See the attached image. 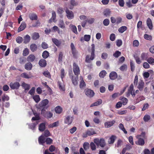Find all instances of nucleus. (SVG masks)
Masks as SVG:
<instances>
[{
	"instance_id": "obj_39",
	"label": "nucleus",
	"mask_w": 154,
	"mask_h": 154,
	"mask_svg": "<svg viewBox=\"0 0 154 154\" xmlns=\"http://www.w3.org/2000/svg\"><path fill=\"white\" fill-rule=\"evenodd\" d=\"M55 111L57 113L60 114L62 111V109L60 106H58L55 108Z\"/></svg>"
},
{
	"instance_id": "obj_19",
	"label": "nucleus",
	"mask_w": 154,
	"mask_h": 154,
	"mask_svg": "<svg viewBox=\"0 0 154 154\" xmlns=\"http://www.w3.org/2000/svg\"><path fill=\"white\" fill-rule=\"evenodd\" d=\"M20 76L23 78L27 79H30L33 77V76L31 75H29L25 72L21 74L20 75Z\"/></svg>"
},
{
	"instance_id": "obj_9",
	"label": "nucleus",
	"mask_w": 154,
	"mask_h": 154,
	"mask_svg": "<svg viewBox=\"0 0 154 154\" xmlns=\"http://www.w3.org/2000/svg\"><path fill=\"white\" fill-rule=\"evenodd\" d=\"M49 101L47 99H45L41 101L39 103L40 107H45L48 103Z\"/></svg>"
},
{
	"instance_id": "obj_51",
	"label": "nucleus",
	"mask_w": 154,
	"mask_h": 154,
	"mask_svg": "<svg viewBox=\"0 0 154 154\" xmlns=\"http://www.w3.org/2000/svg\"><path fill=\"white\" fill-rule=\"evenodd\" d=\"M150 117L148 115H146L143 117V119L145 122H148L150 119Z\"/></svg>"
},
{
	"instance_id": "obj_20",
	"label": "nucleus",
	"mask_w": 154,
	"mask_h": 154,
	"mask_svg": "<svg viewBox=\"0 0 154 154\" xmlns=\"http://www.w3.org/2000/svg\"><path fill=\"white\" fill-rule=\"evenodd\" d=\"M102 103V101L101 100L99 99L97 101L91 104L90 106V107H91L94 106H98L101 104Z\"/></svg>"
},
{
	"instance_id": "obj_38",
	"label": "nucleus",
	"mask_w": 154,
	"mask_h": 154,
	"mask_svg": "<svg viewBox=\"0 0 154 154\" xmlns=\"http://www.w3.org/2000/svg\"><path fill=\"white\" fill-rule=\"evenodd\" d=\"M42 56L44 59H46L49 56V52L46 51H44L42 53Z\"/></svg>"
},
{
	"instance_id": "obj_32",
	"label": "nucleus",
	"mask_w": 154,
	"mask_h": 154,
	"mask_svg": "<svg viewBox=\"0 0 154 154\" xmlns=\"http://www.w3.org/2000/svg\"><path fill=\"white\" fill-rule=\"evenodd\" d=\"M45 124L44 123H42L41 124L39 127V130L41 131H43L45 129Z\"/></svg>"
},
{
	"instance_id": "obj_7",
	"label": "nucleus",
	"mask_w": 154,
	"mask_h": 154,
	"mask_svg": "<svg viewBox=\"0 0 154 154\" xmlns=\"http://www.w3.org/2000/svg\"><path fill=\"white\" fill-rule=\"evenodd\" d=\"M115 121L113 120L111 121L106 122L104 123V126L106 128H109L112 126L115 123Z\"/></svg>"
},
{
	"instance_id": "obj_26",
	"label": "nucleus",
	"mask_w": 154,
	"mask_h": 154,
	"mask_svg": "<svg viewBox=\"0 0 154 154\" xmlns=\"http://www.w3.org/2000/svg\"><path fill=\"white\" fill-rule=\"evenodd\" d=\"M58 26L61 28L64 29L65 27V25L63 20H60L59 21Z\"/></svg>"
},
{
	"instance_id": "obj_18",
	"label": "nucleus",
	"mask_w": 154,
	"mask_h": 154,
	"mask_svg": "<svg viewBox=\"0 0 154 154\" xmlns=\"http://www.w3.org/2000/svg\"><path fill=\"white\" fill-rule=\"evenodd\" d=\"M63 57V53L62 51L59 52L58 55V61L59 63H61Z\"/></svg>"
},
{
	"instance_id": "obj_4",
	"label": "nucleus",
	"mask_w": 154,
	"mask_h": 154,
	"mask_svg": "<svg viewBox=\"0 0 154 154\" xmlns=\"http://www.w3.org/2000/svg\"><path fill=\"white\" fill-rule=\"evenodd\" d=\"M136 138L138 139V140L136 141L135 143L138 145L143 146L144 144V141L143 138L140 137V136H137Z\"/></svg>"
},
{
	"instance_id": "obj_33",
	"label": "nucleus",
	"mask_w": 154,
	"mask_h": 154,
	"mask_svg": "<svg viewBox=\"0 0 154 154\" xmlns=\"http://www.w3.org/2000/svg\"><path fill=\"white\" fill-rule=\"evenodd\" d=\"M53 114L50 112H46L45 115V117L47 118H50L52 117Z\"/></svg>"
},
{
	"instance_id": "obj_11",
	"label": "nucleus",
	"mask_w": 154,
	"mask_h": 154,
	"mask_svg": "<svg viewBox=\"0 0 154 154\" xmlns=\"http://www.w3.org/2000/svg\"><path fill=\"white\" fill-rule=\"evenodd\" d=\"M146 24L147 26L148 27L149 29L151 30L152 29V24L151 19L149 18H148L146 20Z\"/></svg>"
},
{
	"instance_id": "obj_44",
	"label": "nucleus",
	"mask_w": 154,
	"mask_h": 154,
	"mask_svg": "<svg viewBox=\"0 0 154 154\" xmlns=\"http://www.w3.org/2000/svg\"><path fill=\"white\" fill-rule=\"evenodd\" d=\"M38 123V121H36L35 123H32L30 125H29V128L32 130H34Z\"/></svg>"
},
{
	"instance_id": "obj_22",
	"label": "nucleus",
	"mask_w": 154,
	"mask_h": 154,
	"mask_svg": "<svg viewBox=\"0 0 154 154\" xmlns=\"http://www.w3.org/2000/svg\"><path fill=\"white\" fill-rule=\"evenodd\" d=\"M32 111L33 112L34 115L35 116V117H33L32 118V120L33 121L39 120L40 119L39 114H37L36 112H34L33 111Z\"/></svg>"
},
{
	"instance_id": "obj_50",
	"label": "nucleus",
	"mask_w": 154,
	"mask_h": 154,
	"mask_svg": "<svg viewBox=\"0 0 154 154\" xmlns=\"http://www.w3.org/2000/svg\"><path fill=\"white\" fill-rule=\"evenodd\" d=\"M17 42L20 44L22 43L23 41V38L20 36H18L16 38V39Z\"/></svg>"
},
{
	"instance_id": "obj_27",
	"label": "nucleus",
	"mask_w": 154,
	"mask_h": 154,
	"mask_svg": "<svg viewBox=\"0 0 154 154\" xmlns=\"http://www.w3.org/2000/svg\"><path fill=\"white\" fill-rule=\"evenodd\" d=\"M52 41L57 46H59L61 44L60 42L56 38H52Z\"/></svg>"
},
{
	"instance_id": "obj_60",
	"label": "nucleus",
	"mask_w": 154,
	"mask_h": 154,
	"mask_svg": "<svg viewBox=\"0 0 154 154\" xmlns=\"http://www.w3.org/2000/svg\"><path fill=\"white\" fill-rule=\"evenodd\" d=\"M139 45V42L137 40H135L133 42V46L134 47H137Z\"/></svg>"
},
{
	"instance_id": "obj_49",
	"label": "nucleus",
	"mask_w": 154,
	"mask_h": 154,
	"mask_svg": "<svg viewBox=\"0 0 154 154\" xmlns=\"http://www.w3.org/2000/svg\"><path fill=\"white\" fill-rule=\"evenodd\" d=\"M119 127L120 129H121L122 131H123L124 133H125V134H127V132L125 130V128L123 124H120L119 125Z\"/></svg>"
},
{
	"instance_id": "obj_34",
	"label": "nucleus",
	"mask_w": 154,
	"mask_h": 154,
	"mask_svg": "<svg viewBox=\"0 0 154 154\" xmlns=\"http://www.w3.org/2000/svg\"><path fill=\"white\" fill-rule=\"evenodd\" d=\"M103 14L104 16L106 17L109 16L111 14V11L109 9H106L103 11Z\"/></svg>"
},
{
	"instance_id": "obj_15",
	"label": "nucleus",
	"mask_w": 154,
	"mask_h": 154,
	"mask_svg": "<svg viewBox=\"0 0 154 154\" xmlns=\"http://www.w3.org/2000/svg\"><path fill=\"white\" fill-rule=\"evenodd\" d=\"M26 25L25 23L22 22L18 29V32L23 30L26 27Z\"/></svg>"
},
{
	"instance_id": "obj_23",
	"label": "nucleus",
	"mask_w": 154,
	"mask_h": 154,
	"mask_svg": "<svg viewBox=\"0 0 154 154\" xmlns=\"http://www.w3.org/2000/svg\"><path fill=\"white\" fill-rule=\"evenodd\" d=\"M30 40V37L28 35H26L24 37L23 42L24 43H28Z\"/></svg>"
},
{
	"instance_id": "obj_3",
	"label": "nucleus",
	"mask_w": 154,
	"mask_h": 154,
	"mask_svg": "<svg viewBox=\"0 0 154 154\" xmlns=\"http://www.w3.org/2000/svg\"><path fill=\"white\" fill-rule=\"evenodd\" d=\"M73 70L75 75L78 76L79 74L80 70L79 68L78 65L74 63L73 64Z\"/></svg>"
},
{
	"instance_id": "obj_47",
	"label": "nucleus",
	"mask_w": 154,
	"mask_h": 154,
	"mask_svg": "<svg viewBox=\"0 0 154 154\" xmlns=\"http://www.w3.org/2000/svg\"><path fill=\"white\" fill-rule=\"evenodd\" d=\"M106 74V72L103 70L101 71L99 74V76L100 78H103Z\"/></svg>"
},
{
	"instance_id": "obj_8",
	"label": "nucleus",
	"mask_w": 154,
	"mask_h": 154,
	"mask_svg": "<svg viewBox=\"0 0 154 154\" xmlns=\"http://www.w3.org/2000/svg\"><path fill=\"white\" fill-rule=\"evenodd\" d=\"M73 119V118L71 116H69L66 117L65 119V123L68 125L71 124Z\"/></svg>"
},
{
	"instance_id": "obj_24",
	"label": "nucleus",
	"mask_w": 154,
	"mask_h": 154,
	"mask_svg": "<svg viewBox=\"0 0 154 154\" xmlns=\"http://www.w3.org/2000/svg\"><path fill=\"white\" fill-rule=\"evenodd\" d=\"M35 59V57L33 54L30 55L27 58V60L29 62H33Z\"/></svg>"
},
{
	"instance_id": "obj_52",
	"label": "nucleus",
	"mask_w": 154,
	"mask_h": 154,
	"mask_svg": "<svg viewBox=\"0 0 154 154\" xmlns=\"http://www.w3.org/2000/svg\"><path fill=\"white\" fill-rule=\"evenodd\" d=\"M121 100L122 101V104L124 105H125L128 102V99L124 97L122 98L121 99Z\"/></svg>"
},
{
	"instance_id": "obj_37",
	"label": "nucleus",
	"mask_w": 154,
	"mask_h": 154,
	"mask_svg": "<svg viewBox=\"0 0 154 154\" xmlns=\"http://www.w3.org/2000/svg\"><path fill=\"white\" fill-rule=\"evenodd\" d=\"M127 29V27L125 26H123L121 27L118 29L119 32L122 33L126 31Z\"/></svg>"
},
{
	"instance_id": "obj_35",
	"label": "nucleus",
	"mask_w": 154,
	"mask_h": 154,
	"mask_svg": "<svg viewBox=\"0 0 154 154\" xmlns=\"http://www.w3.org/2000/svg\"><path fill=\"white\" fill-rule=\"evenodd\" d=\"M39 37V35L38 33L34 32L32 35V38L34 40H36Z\"/></svg>"
},
{
	"instance_id": "obj_45",
	"label": "nucleus",
	"mask_w": 154,
	"mask_h": 154,
	"mask_svg": "<svg viewBox=\"0 0 154 154\" xmlns=\"http://www.w3.org/2000/svg\"><path fill=\"white\" fill-rule=\"evenodd\" d=\"M144 38L145 39L148 40H151L152 39V37L151 35L147 34L144 35Z\"/></svg>"
},
{
	"instance_id": "obj_63",
	"label": "nucleus",
	"mask_w": 154,
	"mask_h": 154,
	"mask_svg": "<svg viewBox=\"0 0 154 154\" xmlns=\"http://www.w3.org/2000/svg\"><path fill=\"white\" fill-rule=\"evenodd\" d=\"M122 19L120 17H117L116 18V23L118 24L120 23L122 21Z\"/></svg>"
},
{
	"instance_id": "obj_29",
	"label": "nucleus",
	"mask_w": 154,
	"mask_h": 154,
	"mask_svg": "<svg viewBox=\"0 0 154 154\" xmlns=\"http://www.w3.org/2000/svg\"><path fill=\"white\" fill-rule=\"evenodd\" d=\"M69 27L71 28L73 32L76 34L78 33L77 29L75 26L73 25L70 24L69 25Z\"/></svg>"
},
{
	"instance_id": "obj_54",
	"label": "nucleus",
	"mask_w": 154,
	"mask_h": 154,
	"mask_svg": "<svg viewBox=\"0 0 154 154\" xmlns=\"http://www.w3.org/2000/svg\"><path fill=\"white\" fill-rule=\"evenodd\" d=\"M109 20L108 19H106L103 21V25L105 26H108L109 23Z\"/></svg>"
},
{
	"instance_id": "obj_40",
	"label": "nucleus",
	"mask_w": 154,
	"mask_h": 154,
	"mask_svg": "<svg viewBox=\"0 0 154 154\" xmlns=\"http://www.w3.org/2000/svg\"><path fill=\"white\" fill-rule=\"evenodd\" d=\"M22 86L24 88L26 91H28L30 88L29 85L24 82L22 84Z\"/></svg>"
},
{
	"instance_id": "obj_56",
	"label": "nucleus",
	"mask_w": 154,
	"mask_h": 154,
	"mask_svg": "<svg viewBox=\"0 0 154 154\" xmlns=\"http://www.w3.org/2000/svg\"><path fill=\"white\" fill-rule=\"evenodd\" d=\"M121 54V53L119 51H116L115 53L113 54V56L116 58L118 57Z\"/></svg>"
},
{
	"instance_id": "obj_10",
	"label": "nucleus",
	"mask_w": 154,
	"mask_h": 154,
	"mask_svg": "<svg viewBox=\"0 0 154 154\" xmlns=\"http://www.w3.org/2000/svg\"><path fill=\"white\" fill-rule=\"evenodd\" d=\"M109 77L110 79L113 80L117 78V74L115 72H112L109 74Z\"/></svg>"
},
{
	"instance_id": "obj_30",
	"label": "nucleus",
	"mask_w": 154,
	"mask_h": 154,
	"mask_svg": "<svg viewBox=\"0 0 154 154\" xmlns=\"http://www.w3.org/2000/svg\"><path fill=\"white\" fill-rule=\"evenodd\" d=\"M30 48L32 51L34 52L36 51L37 48V45L35 44H32L30 45Z\"/></svg>"
},
{
	"instance_id": "obj_5",
	"label": "nucleus",
	"mask_w": 154,
	"mask_h": 154,
	"mask_svg": "<svg viewBox=\"0 0 154 154\" xmlns=\"http://www.w3.org/2000/svg\"><path fill=\"white\" fill-rule=\"evenodd\" d=\"M66 16L69 19L71 20L74 18V14L72 11L67 10H66Z\"/></svg>"
},
{
	"instance_id": "obj_61",
	"label": "nucleus",
	"mask_w": 154,
	"mask_h": 154,
	"mask_svg": "<svg viewBox=\"0 0 154 154\" xmlns=\"http://www.w3.org/2000/svg\"><path fill=\"white\" fill-rule=\"evenodd\" d=\"M83 147L85 150H87L89 148V143H85L83 144Z\"/></svg>"
},
{
	"instance_id": "obj_16",
	"label": "nucleus",
	"mask_w": 154,
	"mask_h": 154,
	"mask_svg": "<svg viewBox=\"0 0 154 154\" xmlns=\"http://www.w3.org/2000/svg\"><path fill=\"white\" fill-rule=\"evenodd\" d=\"M58 85L60 89L62 91H64V85L63 83V80L62 82H58Z\"/></svg>"
},
{
	"instance_id": "obj_6",
	"label": "nucleus",
	"mask_w": 154,
	"mask_h": 154,
	"mask_svg": "<svg viewBox=\"0 0 154 154\" xmlns=\"http://www.w3.org/2000/svg\"><path fill=\"white\" fill-rule=\"evenodd\" d=\"M10 86L11 88L13 89H17L19 88L20 86V84L18 82H11L10 84Z\"/></svg>"
},
{
	"instance_id": "obj_25",
	"label": "nucleus",
	"mask_w": 154,
	"mask_h": 154,
	"mask_svg": "<svg viewBox=\"0 0 154 154\" xmlns=\"http://www.w3.org/2000/svg\"><path fill=\"white\" fill-rule=\"evenodd\" d=\"M29 17L32 20H36L38 18L36 14L34 13H32L30 14L29 15Z\"/></svg>"
},
{
	"instance_id": "obj_2",
	"label": "nucleus",
	"mask_w": 154,
	"mask_h": 154,
	"mask_svg": "<svg viewBox=\"0 0 154 154\" xmlns=\"http://www.w3.org/2000/svg\"><path fill=\"white\" fill-rule=\"evenodd\" d=\"M84 92L86 95L90 98L93 97L94 95V91L90 89H85Z\"/></svg>"
},
{
	"instance_id": "obj_17",
	"label": "nucleus",
	"mask_w": 154,
	"mask_h": 154,
	"mask_svg": "<svg viewBox=\"0 0 154 154\" xmlns=\"http://www.w3.org/2000/svg\"><path fill=\"white\" fill-rule=\"evenodd\" d=\"M32 64L30 63H26L25 66V69L27 70H30L32 69Z\"/></svg>"
},
{
	"instance_id": "obj_62",
	"label": "nucleus",
	"mask_w": 154,
	"mask_h": 154,
	"mask_svg": "<svg viewBox=\"0 0 154 154\" xmlns=\"http://www.w3.org/2000/svg\"><path fill=\"white\" fill-rule=\"evenodd\" d=\"M116 45L118 47H120L122 44V41L121 40H116Z\"/></svg>"
},
{
	"instance_id": "obj_64",
	"label": "nucleus",
	"mask_w": 154,
	"mask_h": 154,
	"mask_svg": "<svg viewBox=\"0 0 154 154\" xmlns=\"http://www.w3.org/2000/svg\"><path fill=\"white\" fill-rule=\"evenodd\" d=\"M43 74L45 76L48 78L51 77L50 73L48 71L44 72L43 73Z\"/></svg>"
},
{
	"instance_id": "obj_14",
	"label": "nucleus",
	"mask_w": 154,
	"mask_h": 154,
	"mask_svg": "<svg viewBox=\"0 0 154 154\" xmlns=\"http://www.w3.org/2000/svg\"><path fill=\"white\" fill-rule=\"evenodd\" d=\"M46 139L44 136L43 135L40 136L38 139V141L39 143L40 144H43L45 142Z\"/></svg>"
},
{
	"instance_id": "obj_42",
	"label": "nucleus",
	"mask_w": 154,
	"mask_h": 154,
	"mask_svg": "<svg viewBox=\"0 0 154 154\" xmlns=\"http://www.w3.org/2000/svg\"><path fill=\"white\" fill-rule=\"evenodd\" d=\"M148 63L152 65H153L154 63V59L152 57H149L147 60Z\"/></svg>"
},
{
	"instance_id": "obj_31",
	"label": "nucleus",
	"mask_w": 154,
	"mask_h": 154,
	"mask_svg": "<svg viewBox=\"0 0 154 154\" xmlns=\"http://www.w3.org/2000/svg\"><path fill=\"white\" fill-rule=\"evenodd\" d=\"M116 137L112 135L111 137L109 138L108 140V143L109 144L113 143L116 139Z\"/></svg>"
},
{
	"instance_id": "obj_43",
	"label": "nucleus",
	"mask_w": 154,
	"mask_h": 154,
	"mask_svg": "<svg viewBox=\"0 0 154 154\" xmlns=\"http://www.w3.org/2000/svg\"><path fill=\"white\" fill-rule=\"evenodd\" d=\"M33 98L36 103H38L40 100L39 96L38 95H34L33 97Z\"/></svg>"
},
{
	"instance_id": "obj_1",
	"label": "nucleus",
	"mask_w": 154,
	"mask_h": 154,
	"mask_svg": "<svg viewBox=\"0 0 154 154\" xmlns=\"http://www.w3.org/2000/svg\"><path fill=\"white\" fill-rule=\"evenodd\" d=\"M92 52L91 54V55L90 57L89 55H87L86 57V62L88 63H89L91 62V61L93 60L94 56V45H92Z\"/></svg>"
},
{
	"instance_id": "obj_41",
	"label": "nucleus",
	"mask_w": 154,
	"mask_h": 154,
	"mask_svg": "<svg viewBox=\"0 0 154 154\" xmlns=\"http://www.w3.org/2000/svg\"><path fill=\"white\" fill-rule=\"evenodd\" d=\"M105 142L104 139L103 138L101 139L100 140L99 145L101 147H103L105 146Z\"/></svg>"
},
{
	"instance_id": "obj_36",
	"label": "nucleus",
	"mask_w": 154,
	"mask_h": 154,
	"mask_svg": "<svg viewBox=\"0 0 154 154\" xmlns=\"http://www.w3.org/2000/svg\"><path fill=\"white\" fill-rule=\"evenodd\" d=\"M59 124V122L57 121L51 124L48 125V127L49 128H53L57 127L58 126Z\"/></svg>"
},
{
	"instance_id": "obj_28",
	"label": "nucleus",
	"mask_w": 154,
	"mask_h": 154,
	"mask_svg": "<svg viewBox=\"0 0 154 154\" xmlns=\"http://www.w3.org/2000/svg\"><path fill=\"white\" fill-rule=\"evenodd\" d=\"M144 85V83L143 81H141L138 83V88L139 89L140 91L143 90Z\"/></svg>"
},
{
	"instance_id": "obj_48",
	"label": "nucleus",
	"mask_w": 154,
	"mask_h": 154,
	"mask_svg": "<svg viewBox=\"0 0 154 154\" xmlns=\"http://www.w3.org/2000/svg\"><path fill=\"white\" fill-rule=\"evenodd\" d=\"M87 132L88 136H91L96 134V133L92 129L88 130Z\"/></svg>"
},
{
	"instance_id": "obj_12",
	"label": "nucleus",
	"mask_w": 154,
	"mask_h": 154,
	"mask_svg": "<svg viewBox=\"0 0 154 154\" xmlns=\"http://www.w3.org/2000/svg\"><path fill=\"white\" fill-rule=\"evenodd\" d=\"M72 80L73 84L74 85H76L78 84V76L76 77L72 76Z\"/></svg>"
},
{
	"instance_id": "obj_59",
	"label": "nucleus",
	"mask_w": 154,
	"mask_h": 154,
	"mask_svg": "<svg viewBox=\"0 0 154 154\" xmlns=\"http://www.w3.org/2000/svg\"><path fill=\"white\" fill-rule=\"evenodd\" d=\"M119 69L121 70L124 71L127 69V66L126 65L124 64L121 66Z\"/></svg>"
},
{
	"instance_id": "obj_13",
	"label": "nucleus",
	"mask_w": 154,
	"mask_h": 154,
	"mask_svg": "<svg viewBox=\"0 0 154 154\" xmlns=\"http://www.w3.org/2000/svg\"><path fill=\"white\" fill-rule=\"evenodd\" d=\"M38 63L40 66L42 67H45L47 64L46 60L44 59H42L40 60Z\"/></svg>"
},
{
	"instance_id": "obj_46",
	"label": "nucleus",
	"mask_w": 154,
	"mask_h": 154,
	"mask_svg": "<svg viewBox=\"0 0 154 154\" xmlns=\"http://www.w3.org/2000/svg\"><path fill=\"white\" fill-rule=\"evenodd\" d=\"M65 75V74L64 69H61L60 70V76L61 78L62 81H63V79Z\"/></svg>"
},
{
	"instance_id": "obj_58",
	"label": "nucleus",
	"mask_w": 154,
	"mask_h": 154,
	"mask_svg": "<svg viewBox=\"0 0 154 154\" xmlns=\"http://www.w3.org/2000/svg\"><path fill=\"white\" fill-rule=\"evenodd\" d=\"M127 112L126 110H120L118 111V113L119 115H125L126 114Z\"/></svg>"
},
{
	"instance_id": "obj_55",
	"label": "nucleus",
	"mask_w": 154,
	"mask_h": 154,
	"mask_svg": "<svg viewBox=\"0 0 154 154\" xmlns=\"http://www.w3.org/2000/svg\"><path fill=\"white\" fill-rule=\"evenodd\" d=\"M29 53V51L28 49L27 48H26L23 51V54L24 56H26L28 55Z\"/></svg>"
},
{
	"instance_id": "obj_57",
	"label": "nucleus",
	"mask_w": 154,
	"mask_h": 154,
	"mask_svg": "<svg viewBox=\"0 0 154 154\" xmlns=\"http://www.w3.org/2000/svg\"><path fill=\"white\" fill-rule=\"evenodd\" d=\"M91 36L90 35H85L84 36V40L87 42L89 41L90 39Z\"/></svg>"
},
{
	"instance_id": "obj_53",
	"label": "nucleus",
	"mask_w": 154,
	"mask_h": 154,
	"mask_svg": "<svg viewBox=\"0 0 154 154\" xmlns=\"http://www.w3.org/2000/svg\"><path fill=\"white\" fill-rule=\"evenodd\" d=\"M80 87L81 88H83L86 86V84L83 80H82L80 82Z\"/></svg>"
},
{
	"instance_id": "obj_21",
	"label": "nucleus",
	"mask_w": 154,
	"mask_h": 154,
	"mask_svg": "<svg viewBox=\"0 0 154 154\" xmlns=\"http://www.w3.org/2000/svg\"><path fill=\"white\" fill-rule=\"evenodd\" d=\"M134 86L133 84H131L129 87L128 90L127 94L126 95L127 97H129L131 94V93L133 91Z\"/></svg>"
}]
</instances>
